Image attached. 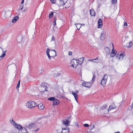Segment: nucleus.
Listing matches in <instances>:
<instances>
[{
  "instance_id": "f3484780",
  "label": "nucleus",
  "mask_w": 133,
  "mask_h": 133,
  "mask_svg": "<svg viewBox=\"0 0 133 133\" xmlns=\"http://www.w3.org/2000/svg\"><path fill=\"white\" fill-rule=\"evenodd\" d=\"M4 14L6 16H10L11 14V11L9 10L7 11H4L3 12Z\"/></svg>"
},
{
  "instance_id": "39448f33",
  "label": "nucleus",
  "mask_w": 133,
  "mask_h": 133,
  "mask_svg": "<svg viewBox=\"0 0 133 133\" xmlns=\"http://www.w3.org/2000/svg\"><path fill=\"white\" fill-rule=\"evenodd\" d=\"M125 55L124 53H122L121 52H119L117 54L116 58L119 60H121L123 59Z\"/></svg>"
},
{
  "instance_id": "6e6552de",
  "label": "nucleus",
  "mask_w": 133,
  "mask_h": 133,
  "mask_svg": "<svg viewBox=\"0 0 133 133\" xmlns=\"http://www.w3.org/2000/svg\"><path fill=\"white\" fill-rule=\"evenodd\" d=\"M24 126L26 128H28L29 129H31L35 128L36 126V124L35 123H31L29 125H25Z\"/></svg>"
},
{
  "instance_id": "f8f14e48",
  "label": "nucleus",
  "mask_w": 133,
  "mask_h": 133,
  "mask_svg": "<svg viewBox=\"0 0 133 133\" xmlns=\"http://www.w3.org/2000/svg\"><path fill=\"white\" fill-rule=\"evenodd\" d=\"M59 133H69V130L68 128H62V131L60 130Z\"/></svg>"
},
{
  "instance_id": "5fc2aeb1",
  "label": "nucleus",
  "mask_w": 133,
  "mask_h": 133,
  "mask_svg": "<svg viewBox=\"0 0 133 133\" xmlns=\"http://www.w3.org/2000/svg\"><path fill=\"white\" fill-rule=\"evenodd\" d=\"M105 108H106V107H107L106 105H105Z\"/></svg>"
},
{
  "instance_id": "a18cd8bd",
  "label": "nucleus",
  "mask_w": 133,
  "mask_h": 133,
  "mask_svg": "<svg viewBox=\"0 0 133 133\" xmlns=\"http://www.w3.org/2000/svg\"><path fill=\"white\" fill-rule=\"evenodd\" d=\"M39 130V128H37L36 130H35V132H37Z\"/></svg>"
},
{
  "instance_id": "37998d69",
  "label": "nucleus",
  "mask_w": 133,
  "mask_h": 133,
  "mask_svg": "<svg viewBox=\"0 0 133 133\" xmlns=\"http://www.w3.org/2000/svg\"><path fill=\"white\" fill-rule=\"evenodd\" d=\"M69 55H71L72 54V52H71L69 51L68 52Z\"/></svg>"
},
{
  "instance_id": "a211bd4d",
  "label": "nucleus",
  "mask_w": 133,
  "mask_h": 133,
  "mask_svg": "<svg viewBox=\"0 0 133 133\" xmlns=\"http://www.w3.org/2000/svg\"><path fill=\"white\" fill-rule=\"evenodd\" d=\"M102 20L101 19H99V20L98 22V28H101L102 26Z\"/></svg>"
},
{
  "instance_id": "f704fd0d",
  "label": "nucleus",
  "mask_w": 133,
  "mask_h": 133,
  "mask_svg": "<svg viewBox=\"0 0 133 133\" xmlns=\"http://www.w3.org/2000/svg\"><path fill=\"white\" fill-rule=\"evenodd\" d=\"M20 85V81H19L18 84H17V86H16V88L17 89L19 87Z\"/></svg>"
},
{
  "instance_id": "4be33fe9",
  "label": "nucleus",
  "mask_w": 133,
  "mask_h": 133,
  "mask_svg": "<svg viewBox=\"0 0 133 133\" xmlns=\"http://www.w3.org/2000/svg\"><path fill=\"white\" fill-rule=\"evenodd\" d=\"M90 14L91 16H95V12L93 9L90 10Z\"/></svg>"
},
{
  "instance_id": "b1692460",
  "label": "nucleus",
  "mask_w": 133,
  "mask_h": 133,
  "mask_svg": "<svg viewBox=\"0 0 133 133\" xmlns=\"http://www.w3.org/2000/svg\"><path fill=\"white\" fill-rule=\"evenodd\" d=\"M19 17L18 16H16L14 17L12 22L13 23H15L18 19Z\"/></svg>"
},
{
  "instance_id": "7c9ffc66",
  "label": "nucleus",
  "mask_w": 133,
  "mask_h": 133,
  "mask_svg": "<svg viewBox=\"0 0 133 133\" xmlns=\"http://www.w3.org/2000/svg\"><path fill=\"white\" fill-rule=\"evenodd\" d=\"M61 74L59 73H58L57 74L55 73L54 74V77H57L58 76H60Z\"/></svg>"
},
{
  "instance_id": "412c9836",
  "label": "nucleus",
  "mask_w": 133,
  "mask_h": 133,
  "mask_svg": "<svg viewBox=\"0 0 133 133\" xmlns=\"http://www.w3.org/2000/svg\"><path fill=\"white\" fill-rule=\"evenodd\" d=\"M72 94L74 95V97L75 98V99L76 100V101L77 102H78L77 99V97H78V95H77V94H76L75 93V92L74 91H72Z\"/></svg>"
},
{
  "instance_id": "6ab92c4d",
  "label": "nucleus",
  "mask_w": 133,
  "mask_h": 133,
  "mask_svg": "<svg viewBox=\"0 0 133 133\" xmlns=\"http://www.w3.org/2000/svg\"><path fill=\"white\" fill-rule=\"evenodd\" d=\"M105 52L107 55H109L110 52V50L108 47L105 48Z\"/></svg>"
},
{
  "instance_id": "9d476101",
  "label": "nucleus",
  "mask_w": 133,
  "mask_h": 133,
  "mask_svg": "<svg viewBox=\"0 0 133 133\" xmlns=\"http://www.w3.org/2000/svg\"><path fill=\"white\" fill-rule=\"evenodd\" d=\"M106 36V32L104 30L102 31L100 36V39L102 41H104L105 38Z\"/></svg>"
},
{
  "instance_id": "ea45409f",
  "label": "nucleus",
  "mask_w": 133,
  "mask_h": 133,
  "mask_svg": "<svg viewBox=\"0 0 133 133\" xmlns=\"http://www.w3.org/2000/svg\"><path fill=\"white\" fill-rule=\"evenodd\" d=\"M75 124L76 126L77 127H79V125L78 124V123L77 122H76L75 123Z\"/></svg>"
},
{
  "instance_id": "79ce46f5",
  "label": "nucleus",
  "mask_w": 133,
  "mask_h": 133,
  "mask_svg": "<svg viewBox=\"0 0 133 133\" xmlns=\"http://www.w3.org/2000/svg\"><path fill=\"white\" fill-rule=\"evenodd\" d=\"M127 25V22H125L124 23V28H126V27Z\"/></svg>"
},
{
  "instance_id": "ddd939ff",
  "label": "nucleus",
  "mask_w": 133,
  "mask_h": 133,
  "mask_svg": "<svg viewBox=\"0 0 133 133\" xmlns=\"http://www.w3.org/2000/svg\"><path fill=\"white\" fill-rule=\"evenodd\" d=\"M116 106L115 105L114 103H112L109 106L108 109V111L112 109H115L116 108Z\"/></svg>"
},
{
  "instance_id": "4d7b16f0",
  "label": "nucleus",
  "mask_w": 133,
  "mask_h": 133,
  "mask_svg": "<svg viewBox=\"0 0 133 133\" xmlns=\"http://www.w3.org/2000/svg\"><path fill=\"white\" fill-rule=\"evenodd\" d=\"M22 5H20V6H22Z\"/></svg>"
},
{
  "instance_id": "1a4fd4ad",
  "label": "nucleus",
  "mask_w": 133,
  "mask_h": 133,
  "mask_svg": "<svg viewBox=\"0 0 133 133\" xmlns=\"http://www.w3.org/2000/svg\"><path fill=\"white\" fill-rule=\"evenodd\" d=\"M91 83L89 82H84L82 84L83 86L89 88H90L91 87Z\"/></svg>"
},
{
  "instance_id": "8fccbe9b",
  "label": "nucleus",
  "mask_w": 133,
  "mask_h": 133,
  "mask_svg": "<svg viewBox=\"0 0 133 133\" xmlns=\"http://www.w3.org/2000/svg\"><path fill=\"white\" fill-rule=\"evenodd\" d=\"M70 6V5H69L67 7H65V8H69V7Z\"/></svg>"
},
{
  "instance_id": "3c124183",
  "label": "nucleus",
  "mask_w": 133,
  "mask_h": 133,
  "mask_svg": "<svg viewBox=\"0 0 133 133\" xmlns=\"http://www.w3.org/2000/svg\"><path fill=\"white\" fill-rule=\"evenodd\" d=\"M70 117H68V119H70Z\"/></svg>"
},
{
  "instance_id": "c03bdc74",
  "label": "nucleus",
  "mask_w": 133,
  "mask_h": 133,
  "mask_svg": "<svg viewBox=\"0 0 133 133\" xmlns=\"http://www.w3.org/2000/svg\"><path fill=\"white\" fill-rule=\"evenodd\" d=\"M75 93L76 94H77L78 93V90H76L75 91Z\"/></svg>"
},
{
  "instance_id": "5701e85b",
  "label": "nucleus",
  "mask_w": 133,
  "mask_h": 133,
  "mask_svg": "<svg viewBox=\"0 0 133 133\" xmlns=\"http://www.w3.org/2000/svg\"><path fill=\"white\" fill-rule=\"evenodd\" d=\"M84 59V58L82 57L81 58H80L78 60H77L78 61V62H79V64L80 65H81Z\"/></svg>"
},
{
  "instance_id": "9b49d317",
  "label": "nucleus",
  "mask_w": 133,
  "mask_h": 133,
  "mask_svg": "<svg viewBox=\"0 0 133 133\" xmlns=\"http://www.w3.org/2000/svg\"><path fill=\"white\" fill-rule=\"evenodd\" d=\"M70 121L66 119H65V120H63L62 122V124L67 127L70 125Z\"/></svg>"
},
{
  "instance_id": "f257e3e1",
  "label": "nucleus",
  "mask_w": 133,
  "mask_h": 133,
  "mask_svg": "<svg viewBox=\"0 0 133 133\" xmlns=\"http://www.w3.org/2000/svg\"><path fill=\"white\" fill-rule=\"evenodd\" d=\"M46 54L49 59H51V57L54 58L56 56V51L54 50L50 49L49 48L47 49Z\"/></svg>"
},
{
  "instance_id": "cd10ccee",
  "label": "nucleus",
  "mask_w": 133,
  "mask_h": 133,
  "mask_svg": "<svg viewBox=\"0 0 133 133\" xmlns=\"http://www.w3.org/2000/svg\"><path fill=\"white\" fill-rule=\"evenodd\" d=\"M53 16V13L51 12L49 14V18H52Z\"/></svg>"
},
{
  "instance_id": "bf43d9fd",
  "label": "nucleus",
  "mask_w": 133,
  "mask_h": 133,
  "mask_svg": "<svg viewBox=\"0 0 133 133\" xmlns=\"http://www.w3.org/2000/svg\"><path fill=\"white\" fill-rule=\"evenodd\" d=\"M112 45H113V44H112Z\"/></svg>"
},
{
  "instance_id": "2eb2a0df",
  "label": "nucleus",
  "mask_w": 133,
  "mask_h": 133,
  "mask_svg": "<svg viewBox=\"0 0 133 133\" xmlns=\"http://www.w3.org/2000/svg\"><path fill=\"white\" fill-rule=\"evenodd\" d=\"M117 54V52L116 50L114 51V49L113 48L110 54V56L111 57H113L115 56Z\"/></svg>"
},
{
  "instance_id": "393cba45",
  "label": "nucleus",
  "mask_w": 133,
  "mask_h": 133,
  "mask_svg": "<svg viewBox=\"0 0 133 133\" xmlns=\"http://www.w3.org/2000/svg\"><path fill=\"white\" fill-rule=\"evenodd\" d=\"M22 39V37L20 36L18 37L17 39V42L19 43L21 41Z\"/></svg>"
},
{
  "instance_id": "58836bf2",
  "label": "nucleus",
  "mask_w": 133,
  "mask_h": 133,
  "mask_svg": "<svg viewBox=\"0 0 133 133\" xmlns=\"http://www.w3.org/2000/svg\"><path fill=\"white\" fill-rule=\"evenodd\" d=\"M84 126L85 127H88L89 126V125L88 124H85L84 125Z\"/></svg>"
},
{
  "instance_id": "2f4dec72",
  "label": "nucleus",
  "mask_w": 133,
  "mask_h": 133,
  "mask_svg": "<svg viewBox=\"0 0 133 133\" xmlns=\"http://www.w3.org/2000/svg\"><path fill=\"white\" fill-rule=\"evenodd\" d=\"M57 19L56 17H55L54 18V25H56V21Z\"/></svg>"
},
{
  "instance_id": "6e6d98bb",
  "label": "nucleus",
  "mask_w": 133,
  "mask_h": 133,
  "mask_svg": "<svg viewBox=\"0 0 133 133\" xmlns=\"http://www.w3.org/2000/svg\"><path fill=\"white\" fill-rule=\"evenodd\" d=\"M59 130H57V131H59Z\"/></svg>"
},
{
  "instance_id": "c9c22d12",
  "label": "nucleus",
  "mask_w": 133,
  "mask_h": 133,
  "mask_svg": "<svg viewBox=\"0 0 133 133\" xmlns=\"http://www.w3.org/2000/svg\"><path fill=\"white\" fill-rule=\"evenodd\" d=\"M10 122L11 123L13 124L14 125V124H16L15 123V122L14 121L13 119H12L11 121H10Z\"/></svg>"
},
{
  "instance_id": "49530a36",
  "label": "nucleus",
  "mask_w": 133,
  "mask_h": 133,
  "mask_svg": "<svg viewBox=\"0 0 133 133\" xmlns=\"http://www.w3.org/2000/svg\"><path fill=\"white\" fill-rule=\"evenodd\" d=\"M23 5H22V8H21V10H22L23 9Z\"/></svg>"
},
{
  "instance_id": "de8ad7c7",
  "label": "nucleus",
  "mask_w": 133,
  "mask_h": 133,
  "mask_svg": "<svg viewBox=\"0 0 133 133\" xmlns=\"http://www.w3.org/2000/svg\"><path fill=\"white\" fill-rule=\"evenodd\" d=\"M24 0H22V1L21 3L22 4L24 3Z\"/></svg>"
},
{
  "instance_id": "0eeeda50",
  "label": "nucleus",
  "mask_w": 133,
  "mask_h": 133,
  "mask_svg": "<svg viewBox=\"0 0 133 133\" xmlns=\"http://www.w3.org/2000/svg\"><path fill=\"white\" fill-rule=\"evenodd\" d=\"M71 66L73 68H76L78 65L79 62L76 59H72L71 61Z\"/></svg>"
},
{
  "instance_id": "20e7f679",
  "label": "nucleus",
  "mask_w": 133,
  "mask_h": 133,
  "mask_svg": "<svg viewBox=\"0 0 133 133\" xmlns=\"http://www.w3.org/2000/svg\"><path fill=\"white\" fill-rule=\"evenodd\" d=\"M37 105L36 103L34 101H30L28 102L26 104V107L30 108L35 107Z\"/></svg>"
},
{
  "instance_id": "aec40b11",
  "label": "nucleus",
  "mask_w": 133,
  "mask_h": 133,
  "mask_svg": "<svg viewBox=\"0 0 133 133\" xmlns=\"http://www.w3.org/2000/svg\"><path fill=\"white\" fill-rule=\"evenodd\" d=\"M37 107L39 109L41 110L43 109L44 108V106L41 103L38 104L37 105Z\"/></svg>"
},
{
  "instance_id": "864d4df0",
  "label": "nucleus",
  "mask_w": 133,
  "mask_h": 133,
  "mask_svg": "<svg viewBox=\"0 0 133 133\" xmlns=\"http://www.w3.org/2000/svg\"><path fill=\"white\" fill-rule=\"evenodd\" d=\"M0 48L1 49H3V48L1 47H0Z\"/></svg>"
},
{
  "instance_id": "a19ab883",
  "label": "nucleus",
  "mask_w": 133,
  "mask_h": 133,
  "mask_svg": "<svg viewBox=\"0 0 133 133\" xmlns=\"http://www.w3.org/2000/svg\"><path fill=\"white\" fill-rule=\"evenodd\" d=\"M50 1L53 3H55L56 2V1L55 0H50Z\"/></svg>"
},
{
  "instance_id": "72a5a7b5",
  "label": "nucleus",
  "mask_w": 133,
  "mask_h": 133,
  "mask_svg": "<svg viewBox=\"0 0 133 133\" xmlns=\"http://www.w3.org/2000/svg\"><path fill=\"white\" fill-rule=\"evenodd\" d=\"M95 78V74H93V78L92 79L91 81L93 82L94 81V80Z\"/></svg>"
},
{
  "instance_id": "c85d7f7f",
  "label": "nucleus",
  "mask_w": 133,
  "mask_h": 133,
  "mask_svg": "<svg viewBox=\"0 0 133 133\" xmlns=\"http://www.w3.org/2000/svg\"><path fill=\"white\" fill-rule=\"evenodd\" d=\"M98 59V57H96L95 59H89L88 60V61H90L94 63L96 62L95 61H94V60H97Z\"/></svg>"
},
{
  "instance_id": "09e8293b",
  "label": "nucleus",
  "mask_w": 133,
  "mask_h": 133,
  "mask_svg": "<svg viewBox=\"0 0 133 133\" xmlns=\"http://www.w3.org/2000/svg\"><path fill=\"white\" fill-rule=\"evenodd\" d=\"M26 10H27V9L26 8L23 11V12H25L26 11Z\"/></svg>"
},
{
  "instance_id": "4c0bfd02",
  "label": "nucleus",
  "mask_w": 133,
  "mask_h": 133,
  "mask_svg": "<svg viewBox=\"0 0 133 133\" xmlns=\"http://www.w3.org/2000/svg\"><path fill=\"white\" fill-rule=\"evenodd\" d=\"M55 40V37L54 36H52V39H51V41H54Z\"/></svg>"
},
{
  "instance_id": "f03ea898",
  "label": "nucleus",
  "mask_w": 133,
  "mask_h": 133,
  "mask_svg": "<svg viewBox=\"0 0 133 133\" xmlns=\"http://www.w3.org/2000/svg\"><path fill=\"white\" fill-rule=\"evenodd\" d=\"M15 127L19 130L18 133H28L25 127H23L20 125L16 124H14Z\"/></svg>"
},
{
  "instance_id": "4468645a",
  "label": "nucleus",
  "mask_w": 133,
  "mask_h": 133,
  "mask_svg": "<svg viewBox=\"0 0 133 133\" xmlns=\"http://www.w3.org/2000/svg\"><path fill=\"white\" fill-rule=\"evenodd\" d=\"M68 0H59V6L64 5L67 2Z\"/></svg>"
},
{
  "instance_id": "e433bc0d",
  "label": "nucleus",
  "mask_w": 133,
  "mask_h": 133,
  "mask_svg": "<svg viewBox=\"0 0 133 133\" xmlns=\"http://www.w3.org/2000/svg\"><path fill=\"white\" fill-rule=\"evenodd\" d=\"M117 0H112V3L114 4H115L117 3Z\"/></svg>"
},
{
  "instance_id": "bb28decb",
  "label": "nucleus",
  "mask_w": 133,
  "mask_h": 133,
  "mask_svg": "<svg viewBox=\"0 0 133 133\" xmlns=\"http://www.w3.org/2000/svg\"><path fill=\"white\" fill-rule=\"evenodd\" d=\"M6 50L5 51H3V52L4 53L0 57L1 58H3L6 55L5 53L6 52Z\"/></svg>"
},
{
  "instance_id": "a878e982",
  "label": "nucleus",
  "mask_w": 133,
  "mask_h": 133,
  "mask_svg": "<svg viewBox=\"0 0 133 133\" xmlns=\"http://www.w3.org/2000/svg\"><path fill=\"white\" fill-rule=\"evenodd\" d=\"M133 43L132 42H131L129 43H128L127 44V46H125V47L129 48L131 47Z\"/></svg>"
},
{
  "instance_id": "13d9d810",
  "label": "nucleus",
  "mask_w": 133,
  "mask_h": 133,
  "mask_svg": "<svg viewBox=\"0 0 133 133\" xmlns=\"http://www.w3.org/2000/svg\"><path fill=\"white\" fill-rule=\"evenodd\" d=\"M132 133H133V131H132Z\"/></svg>"
},
{
  "instance_id": "c756f323",
  "label": "nucleus",
  "mask_w": 133,
  "mask_h": 133,
  "mask_svg": "<svg viewBox=\"0 0 133 133\" xmlns=\"http://www.w3.org/2000/svg\"><path fill=\"white\" fill-rule=\"evenodd\" d=\"M75 25L76 26V27L77 29L78 30H79L80 28V27L81 26H80V25L79 24H75Z\"/></svg>"
},
{
  "instance_id": "7ed1b4c3",
  "label": "nucleus",
  "mask_w": 133,
  "mask_h": 133,
  "mask_svg": "<svg viewBox=\"0 0 133 133\" xmlns=\"http://www.w3.org/2000/svg\"><path fill=\"white\" fill-rule=\"evenodd\" d=\"M48 84L46 83H42L41 85L39 88V91L41 92H44L45 91H48Z\"/></svg>"
},
{
  "instance_id": "423d86ee",
  "label": "nucleus",
  "mask_w": 133,
  "mask_h": 133,
  "mask_svg": "<svg viewBox=\"0 0 133 133\" xmlns=\"http://www.w3.org/2000/svg\"><path fill=\"white\" fill-rule=\"evenodd\" d=\"M108 78V75L107 74H105L104 76L102 79L101 82V84L103 86H105L107 82Z\"/></svg>"
},
{
  "instance_id": "603ef678",
  "label": "nucleus",
  "mask_w": 133,
  "mask_h": 133,
  "mask_svg": "<svg viewBox=\"0 0 133 133\" xmlns=\"http://www.w3.org/2000/svg\"><path fill=\"white\" fill-rule=\"evenodd\" d=\"M114 133H120L119 132H115Z\"/></svg>"
},
{
  "instance_id": "dca6fc26",
  "label": "nucleus",
  "mask_w": 133,
  "mask_h": 133,
  "mask_svg": "<svg viewBox=\"0 0 133 133\" xmlns=\"http://www.w3.org/2000/svg\"><path fill=\"white\" fill-rule=\"evenodd\" d=\"M59 103V101L57 99H55L53 101V105H57Z\"/></svg>"
},
{
  "instance_id": "473e14b6",
  "label": "nucleus",
  "mask_w": 133,
  "mask_h": 133,
  "mask_svg": "<svg viewBox=\"0 0 133 133\" xmlns=\"http://www.w3.org/2000/svg\"><path fill=\"white\" fill-rule=\"evenodd\" d=\"M55 98L54 97H51L50 98H48V100H50L51 101H54V100L55 99Z\"/></svg>"
}]
</instances>
